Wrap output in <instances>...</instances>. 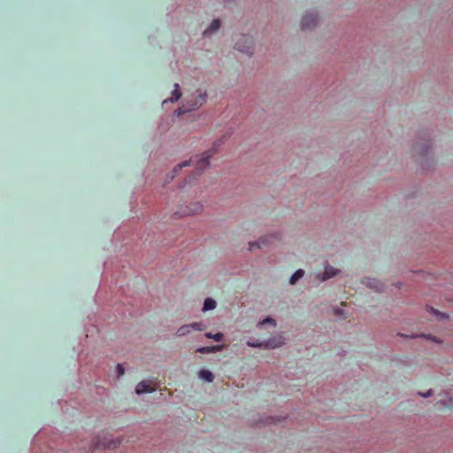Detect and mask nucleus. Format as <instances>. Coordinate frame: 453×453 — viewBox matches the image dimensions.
<instances>
[{
  "label": "nucleus",
  "instance_id": "obj_1",
  "mask_svg": "<svg viewBox=\"0 0 453 453\" xmlns=\"http://www.w3.org/2000/svg\"><path fill=\"white\" fill-rule=\"evenodd\" d=\"M219 143L215 142L213 147L203 152L202 157L196 161V174L200 175L203 171L209 166V159L217 152V147Z\"/></svg>",
  "mask_w": 453,
  "mask_h": 453
},
{
  "label": "nucleus",
  "instance_id": "obj_2",
  "mask_svg": "<svg viewBox=\"0 0 453 453\" xmlns=\"http://www.w3.org/2000/svg\"><path fill=\"white\" fill-rule=\"evenodd\" d=\"M206 101V94L205 93H200L194 103L189 104V102L187 103V104H183L182 106L179 107L175 113L178 116H180L188 111H194L203 105Z\"/></svg>",
  "mask_w": 453,
  "mask_h": 453
},
{
  "label": "nucleus",
  "instance_id": "obj_3",
  "mask_svg": "<svg viewBox=\"0 0 453 453\" xmlns=\"http://www.w3.org/2000/svg\"><path fill=\"white\" fill-rule=\"evenodd\" d=\"M203 211V205L198 203H190L188 204L181 205L180 209L175 212L179 217L196 215Z\"/></svg>",
  "mask_w": 453,
  "mask_h": 453
},
{
  "label": "nucleus",
  "instance_id": "obj_4",
  "mask_svg": "<svg viewBox=\"0 0 453 453\" xmlns=\"http://www.w3.org/2000/svg\"><path fill=\"white\" fill-rule=\"evenodd\" d=\"M284 343V338L282 335H277L275 337L270 338L264 342H258L257 341H249L247 344L250 347H265V348H277L281 346Z\"/></svg>",
  "mask_w": 453,
  "mask_h": 453
},
{
  "label": "nucleus",
  "instance_id": "obj_5",
  "mask_svg": "<svg viewBox=\"0 0 453 453\" xmlns=\"http://www.w3.org/2000/svg\"><path fill=\"white\" fill-rule=\"evenodd\" d=\"M206 328V326L203 325L202 322H194L188 325H184L178 328L177 330V335L178 336H184L188 334H189L192 330L195 331H203Z\"/></svg>",
  "mask_w": 453,
  "mask_h": 453
},
{
  "label": "nucleus",
  "instance_id": "obj_6",
  "mask_svg": "<svg viewBox=\"0 0 453 453\" xmlns=\"http://www.w3.org/2000/svg\"><path fill=\"white\" fill-rule=\"evenodd\" d=\"M279 241V237L276 234H269L260 238L257 242H250V250H253L255 248H263L269 243H273Z\"/></svg>",
  "mask_w": 453,
  "mask_h": 453
},
{
  "label": "nucleus",
  "instance_id": "obj_7",
  "mask_svg": "<svg viewBox=\"0 0 453 453\" xmlns=\"http://www.w3.org/2000/svg\"><path fill=\"white\" fill-rule=\"evenodd\" d=\"M120 444L119 440H112L104 437L103 440H98L96 443L91 448V450L97 449H116Z\"/></svg>",
  "mask_w": 453,
  "mask_h": 453
},
{
  "label": "nucleus",
  "instance_id": "obj_8",
  "mask_svg": "<svg viewBox=\"0 0 453 453\" xmlns=\"http://www.w3.org/2000/svg\"><path fill=\"white\" fill-rule=\"evenodd\" d=\"M242 41H243V45L241 44L240 41L236 42L235 48L244 53L250 54L251 49H252V41L251 39L247 35H242L241 38Z\"/></svg>",
  "mask_w": 453,
  "mask_h": 453
},
{
  "label": "nucleus",
  "instance_id": "obj_9",
  "mask_svg": "<svg viewBox=\"0 0 453 453\" xmlns=\"http://www.w3.org/2000/svg\"><path fill=\"white\" fill-rule=\"evenodd\" d=\"M318 17L316 13L311 12L306 14L302 20V29H310L317 24Z\"/></svg>",
  "mask_w": 453,
  "mask_h": 453
},
{
  "label": "nucleus",
  "instance_id": "obj_10",
  "mask_svg": "<svg viewBox=\"0 0 453 453\" xmlns=\"http://www.w3.org/2000/svg\"><path fill=\"white\" fill-rule=\"evenodd\" d=\"M155 390H156V388L151 386L150 382H148V381H145V380L141 381L136 386V388H135V392L138 395L142 394V393L152 392V391H155Z\"/></svg>",
  "mask_w": 453,
  "mask_h": 453
},
{
  "label": "nucleus",
  "instance_id": "obj_11",
  "mask_svg": "<svg viewBox=\"0 0 453 453\" xmlns=\"http://www.w3.org/2000/svg\"><path fill=\"white\" fill-rule=\"evenodd\" d=\"M181 96V93L180 91V86L178 83H175L174 84V90L173 91L172 93V97L169 98V99H165L164 101V104L167 103L168 101L170 102H176L178 101Z\"/></svg>",
  "mask_w": 453,
  "mask_h": 453
},
{
  "label": "nucleus",
  "instance_id": "obj_12",
  "mask_svg": "<svg viewBox=\"0 0 453 453\" xmlns=\"http://www.w3.org/2000/svg\"><path fill=\"white\" fill-rule=\"evenodd\" d=\"M338 273V271L336 269H334L333 266L327 265L326 267H325V272H324V275L322 277V280H326L327 279H330L332 278L333 276L336 275Z\"/></svg>",
  "mask_w": 453,
  "mask_h": 453
},
{
  "label": "nucleus",
  "instance_id": "obj_13",
  "mask_svg": "<svg viewBox=\"0 0 453 453\" xmlns=\"http://www.w3.org/2000/svg\"><path fill=\"white\" fill-rule=\"evenodd\" d=\"M199 377L208 382H211L214 379L213 374L209 370H201L199 372Z\"/></svg>",
  "mask_w": 453,
  "mask_h": 453
},
{
  "label": "nucleus",
  "instance_id": "obj_14",
  "mask_svg": "<svg viewBox=\"0 0 453 453\" xmlns=\"http://www.w3.org/2000/svg\"><path fill=\"white\" fill-rule=\"evenodd\" d=\"M216 307V302L212 298H206L203 303V311H211L215 309Z\"/></svg>",
  "mask_w": 453,
  "mask_h": 453
},
{
  "label": "nucleus",
  "instance_id": "obj_15",
  "mask_svg": "<svg viewBox=\"0 0 453 453\" xmlns=\"http://www.w3.org/2000/svg\"><path fill=\"white\" fill-rule=\"evenodd\" d=\"M220 27V22L219 19H214L209 28L203 32L204 35L213 33L217 31Z\"/></svg>",
  "mask_w": 453,
  "mask_h": 453
},
{
  "label": "nucleus",
  "instance_id": "obj_16",
  "mask_svg": "<svg viewBox=\"0 0 453 453\" xmlns=\"http://www.w3.org/2000/svg\"><path fill=\"white\" fill-rule=\"evenodd\" d=\"M304 274V272L301 269L297 270L290 278V284L294 285L299 279Z\"/></svg>",
  "mask_w": 453,
  "mask_h": 453
},
{
  "label": "nucleus",
  "instance_id": "obj_17",
  "mask_svg": "<svg viewBox=\"0 0 453 453\" xmlns=\"http://www.w3.org/2000/svg\"><path fill=\"white\" fill-rule=\"evenodd\" d=\"M378 282L374 279H368L367 280V285L371 286L372 288H375L376 291L380 292L382 291V288L378 286Z\"/></svg>",
  "mask_w": 453,
  "mask_h": 453
},
{
  "label": "nucleus",
  "instance_id": "obj_18",
  "mask_svg": "<svg viewBox=\"0 0 453 453\" xmlns=\"http://www.w3.org/2000/svg\"><path fill=\"white\" fill-rule=\"evenodd\" d=\"M205 336L207 338H212L216 342H220L223 338V334L221 333H217L215 334H212L211 333H207V334H205Z\"/></svg>",
  "mask_w": 453,
  "mask_h": 453
},
{
  "label": "nucleus",
  "instance_id": "obj_19",
  "mask_svg": "<svg viewBox=\"0 0 453 453\" xmlns=\"http://www.w3.org/2000/svg\"><path fill=\"white\" fill-rule=\"evenodd\" d=\"M219 349V347H202L197 349L200 353H210L214 350Z\"/></svg>",
  "mask_w": 453,
  "mask_h": 453
},
{
  "label": "nucleus",
  "instance_id": "obj_20",
  "mask_svg": "<svg viewBox=\"0 0 453 453\" xmlns=\"http://www.w3.org/2000/svg\"><path fill=\"white\" fill-rule=\"evenodd\" d=\"M187 165H189V161H185L183 162L182 164L180 165H178L176 167H174L173 169V176L171 177L172 179L174 178V176L178 173V172L184 166H187Z\"/></svg>",
  "mask_w": 453,
  "mask_h": 453
},
{
  "label": "nucleus",
  "instance_id": "obj_21",
  "mask_svg": "<svg viewBox=\"0 0 453 453\" xmlns=\"http://www.w3.org/2000/svg\"><path fill=\"white\" fill-rule=\"evenodd\" d=\"M265 324H271L273 327L276 326V323H275V320L271 319V318H267L266 319H264L262 322H260L258 324L259 326H264Z\"/></svg>",
  "mask_w": 453,
  "mask_h": 453
},
{
  "label": "nucleus",
  "instance_id": "obj_22",
  "mask_svg": "<svg viewBox=\"0 0 453 453\" xmlns=\"http://www.w3.org/2000/svg\"><path fill=\"white\" fill-rule=\"evenodd\" d=\"M125 372V368L122 365L119 364L117 365V373H118V377L123 375Z\"/></svg>",
  "mask_w": 453,
  "mask_h": 453
},
{
  "label": "nucleus",
  "instance_id": "obj_23",
  "mask_svg": "<svg viewBox=\"0 0 453 453\" xmlns=\"http://www.w3.org/2000/svg\"><path fill=\"white\" fill-rule=\"evenodd\" d=\"M334 313H335V315H341V314H342V311L340 309H335Z\"/></svg>",
  "mask_w": 453,
  "mask_h": 453
},
{
  "label": "nucleus",
  "instance_id": "obj_24",
  "mask_svg": "<svg viewBox=\"0 0 453 453\" xmlns=\"http://www.w3.org/2000/svg\"><path fill=\"white\" fill-rule=\"evenodd\" d=\"M431 309V311L435 314V315H441L440 312H438L437 311L434 310V308H430Z\"/></svg>",
  "mask_w": 453,
  "mask_h": 453
},
{
  "label": "nucleus",
  "instance_id": "obj_25",
  "mask_svg": "<svg viewBox=\"0 0 453 453\" xmlns=\"http://www.w3.org/2000/svg\"><path fill=\"white\" fill-rule=\"evenodd\" d=\"M420 395L424 397H427V396L431 395V391L429 390L426 394H420Z\"/></svg>",
  "mask_w": 453,
  "mask_h": 453
}]
</instances>
